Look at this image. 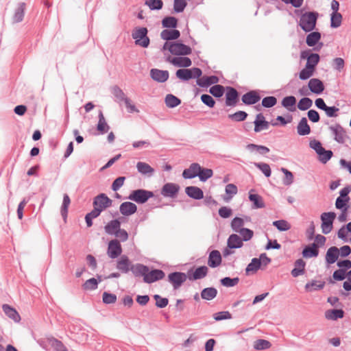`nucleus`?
<instances>
[{
  "label": "nucleus",
  "mask_w": 351,
  "mask_h": 351,
  "mask_svg": "<svg viewBox=\"0 0 351 351\" xmlns=\"http://www.w3.org/2000/svg\"><path fill=\"white\" fill-rule=\"evenodd\" d=\"M169 50L171 53L176 56H186L191 53L190 47L180 43L166 42L163 45L162 50Z\"/></svg>",
  "instance_id": "obj_1"
},
{
  "label": "nucleus",
  "mask_w": 351,
  "mask_h": 351,
  "mask_svg": "<svg viewBox=\"0 0 351 351\" xmlns=\"http://www.w3.org/2000/svg\"><path fill=\"white\" fill-rule=\"evenodd\" d=\"M147 29L146 27H136L132 34L135 44L143 47H147L149 45V38L147 36Z\"/></svg>",
  "instance_id": "obj_2"
},
{
  "label": "nucleus",
  "mask_w": 351,
  "mask_h": 351,
  "mask_svg": "<svg viewBox=\"0 0 351 351\" xmlns=\"http://www.w3.org/2000/svg\"><path fill=\"white\" fill-rule=\"evenodd\" d=\"M317 15L314 12H306L302 15L300 25L305 32L313 30L316 25Z\"/></svg>",
  "instance_id": "obj_3"
},
{
  "label": "nucleus",
  "mask_w": 351,
  "mask_h": 351,
  "mask_svg": "<svg viewBox=\"0 0 351 351\" xmlns=\"http://www.w3.org/2000/svg\"><path fill=\"white\" fill-rule=\"evenodd\" d=\"M176 77L182 80H189L192 78H199L202 74V70L199 68L181 69L176 71Z\"/></svg>",
  "instance_id": "obj_4"
},
{
  "label": "nucleus",
  "mask_w": 351,
  "mask_h": 351,
  "mask_svg": "<svg viewBox=\"0 0 351 351\" xmlns=\"http://www.w3.org/2000/svg\"><path fill=\"white\" fill-rule=\"evenodd\" d=\"M153 196L154 193L152 191L144 189H137L132 191L128 198L138 204H144Z\"/></svg>",
  "instance_id": "obj_5"
},
{
  "label": "nucleus",
  "mask_w": 351,
  "mask_h": 351,
  "mask_svg": "<svg viewBox=\"0 0 351 351\" xmlns=\"http://www.w3.org/2000/svg\"><path fill=\"white\" fill-rule=\"evenodd\" d=\"M335 218L336 214L333 212L323 213L321 215V228L324 234H327L331 232L333 227V221Z\"/></svg>",
  "instance_id": "obj_6"
},
{
  "label": "nucleus",
  "mask_w": 351,
  "mask_h": 351,
  "mask_svg": "<svg viewBox=\"0 0 351 351\" xmlns=\"http://www.w3.org/2000/svg\"><path fill=\"white\" fill-rule=\"evenodd\" d=\"M122 253V247L119 240L113 239L108 243L107 254L111 258H117Z\"/></svg>",
  "instance_id": "obj_7"
},
{
  "label": "nucleus",
  "mask_w": 351,
  "mask_h": 351,
  "mask_svg": "<svg viewBox=\"0 0 351 351\" xmlns=\"http://www.w3.org/2000/svg\"><path fill=\"white\" fill-rule=\"evenodd\" d=\"M111 204L112 200L104 193L97 195L93 202V206L98 208L101 212L110 207Z\"/></svg>",
  "instance_id": "obj_8"
},
{
  "label": "nucleus",
  "mask_w": 351,
  "mask_h": 351,
  "mask_svg": "<svg viewBox=\"0 0 351 351\" xmlns=\"http://www.w3.org/2000/svg\"><path fill=\"white\" fill-rule=\"evenodd\" d=\"M26 5L25 3H19L15 8L11 18L12 23H18L23 20Z\"/></svg>",
  "instance_id": "obj_9"
},
{
  "label": "nucleus",
  "mask_w": 351,
  "mask_h": 351,
  "mask_svg": "<svg viewBox=\"0 0 351 351\" xmlns=\"http://www.w3.org/2000/svg\"><path fill=\"white\" fill-rule=\"evenodd\" d=\"M169 282L173 285L174 289H178L186 281L187 276L181 272L171 273L168 276Z\"/></svg>",
  "instance_id": "obj_10"
},
{
  "label": "nucleus",
  "mask_w": 351,
  "mask_h": 351,
  "mask_svg": "<svg viewBox=\"0 0 351 351\" xmlns=\"http://www.w3.org/2000/svg\"><path fill=\"white\" fill-rule=\"evenodd\" d=\"M165 277V273L160 269H154L147 271L146 276L143 280L146 283H152L158 280H161Z\"/></svg>",
  "instance_id": "obj_11"
},
{
  "label": "nucleus",
  "mask_w": 351,
  "mask_h": 351,
  "mask_svg": "<svg viewBox=\"0 0 351 351\" xmlns=\"http://www.w3.org/2000/svg\"><path fill=\"white\" fill-rule=\"evenodd\" d=\"M254 123V132H260L267 130L269 127V123L265 120L263 114L259 113L256 116Z\"/></svg>",
  "instance_id": "obj_12"
},
{
  "label": "nucleus",
  "mask_w": 351,
  "mask_h": 351,
  "mask_svg": "<svg viewBox=\"0 0 351 351\" xmlns=\"http://www.w3.org/2000/svg\"><path fill=\"white\" fill-rule=\"evenodd\" d=\"M180 187L174 183L165 184L161 191V194L165 197H173L176 195Z\"/></svg>",
  "instance_id": "obj_13"
},
{
  "label": "nucleus",
  "mask_w": 351,
  "mask_h": 351,
  "mask_svg": "<svg viewBox=\"0 0 351 351\" xmlns=\"http://www.w3.org/2000/svg\"><path fill=\"white\" fill-rule=\"evenodd\" d=\"M221 255L218 250H213L210 252L208 259V265L210 267L215 268L219 267L221 265Z\"/></svg>",
  "instance_id": "obj_14"
},
{
  "label": "nucleus",
  "mask_w": 351,
  "mask_h": 351,
  "mask_svg": "<svg viewBox=\"0 0 351 351\" xmlns=\"http://www.w3.org/2000/svg\"><path fill=\"white\" fill-rule=\"evenodd\" d=\"M308 86L311 91L315 94H321L324 90L323 82L317 78L311 79L308 82Z\"/></svg>",
  "instance_id": "obj_15"
},
{
  "label": "nucleus",
  "mask_w": 351,
  "mask_h": 351,
  "mask_svg": "<svg viewBox=\"0 0 351 351\" xmlns=\"http://www.w3.org/2000/svg\"><path fill=\"white\" fill-rule=\"evenodd\" d=\"M132 266L131 261L125 255L121 256L117 263V268L123 273H128Z\"/></svg>",
  "instance_id": "obj_16"
},
{
  "label": "nucleus",
  "mask_w": 351,
  "mask_h": 351,
  "mask_svg": "<svg viewBox=\"0 0 351 351\" xmlns=\"http://www.w3.org/2000/svg\"><path fill=\"white\" fill-rule=\"evenodd\" d=\"M335 139L339 143H343L346 137V133L343 128L339 124H335L330 127Z\"/></svg>",
  "instance_id": "obj_17"
},
{
  "label": "nucleus",
  "mask_w": 351,
  "mask_h": 351,
  "mask_svg": "<svg viewBox=\"0 0 351 351\" xmlns=\"http://www.w3.org/2000/svg\"><path fill=\"white\" fill-rule=\"evenodd\" d=\"M201 166L198 163H193L188 169L184 170L182 176L186 179L193 178L198 176Z\"/></svg>",
  "instance_id": "obj_18"
},
{
  "label": "nucleus",
  "mask_w": 351,
  "mask_h": 351,
  "mask_svg": "<svg viewBox=\"0 0 351 351\" xmlns=\"http://www.w3.org/2000/svg\"><path fill=\"white\" fill-rule=\"evenodd\" d=\"M238 100V93L232 87L227 88L226 94V104L228 106H234Z\"/></svg>",
  "instance_id": "obj_19"
},
{
  "label": "nucleus",
  "mask_w": 351,
  "mask_h": 351,
  "mask_svg": "<svg viewBox=\"0 0 351 351\" xmlns=\"http://www.w3.org/2000/svg\"><path fill=\"white\" fill-rule=\"evenodd\" d=\"M167 61L176 66L185 68L190 66L192 64L191 59L187 57H169Z\"/></svg>",
  "instance_id": "obj_20"
},
{
  "label": "nucleus",
  "mask_w": 351,
  "mask_h": 351,
  "mask_svg": "<svg viewBox=\"0 0 351 351\" xmlns=\"http://www.w3.org/2000/svg\"><path fill=\"white\" fill-rule=\"evenodd\" d=\"M119 210L123 215L129 216L136 212L137 206L132 202H125L120 205Z\"/></svg>",
  "instance_id": "obj_21"
},
{
  "label": "nucleus",
  "mask_w": 351,
  "mask_h": 351,
  "mask_svg": "<svg viewBox=\"0 0 351 351\" xmlns=\"http://www.w3.org/2000/svg\"><path fill=\"white\" fill-rule=\"evenodd\" d=\"M219 82V78L217 76H203L197 78V84L201 87H208L212 84H216Z\"/></svg>",
  "instance_id": "obj_22"
},
{
  "label": "nucleus",
  "mask_w": 351,
  "mask_h": 351,
  "mask_svg": "<svg viewBox=\"0 0 351 351\" xmlns=\"http://www.w3.org/2000/svg\"><path fill=\"white\" fill-rule=\"evenodd\" d=\"M150 75L153 80L159 82H164L169 77L168 71H161L156 69L151 70Z\"/></svg>",
  "instance_id": "obj_23"
},
{
  "label": "nucleus",
  "mask_w": 351,
  "mask_h": 351,
  "mask_svg": "<svg viewBox=\"0 0 351 351\" xmlns=\"http://www.w3.org/2000/svg\"><path fill=\"white\" fill-rule=\"evenodd\" d=\"M2 308L5 314L15 322H19L21 317L16 310L8 304H3Z\"/></svg>",
  "instance_id": "obj_24"
},
{
  "label": "nucleus",
  "mask_w": 351,
  "mask_h": 351,
  "mask_svg": "<svg viewBox=\"0 0 351 351\" xmlns=\"http://www.w3.org/2000/svg\"><path fill=\"white\" fill-rule=\"evenodd\" d=\"M208 269L206 266L197 267L191 274H189L191 280H196L204 278L208 274Z\"/></svg>",
  "instance_id": "obj_25"
},
{
  "label": "nucleus",
  "mask_w": 351,
  "mask_h": 351,
  "mask_svg": "<svg viewBox=\"0 0 351 351\" xmlns=\"http://www.w3.org/2000/svg\"><path fill=\"white\" fill-rule=\"evenodd\" d=\"M339 256V250L337 247H330L326 254V261L330 265L336 262Z\"/></svg>",
  "instance_id": "obj_26"
},
{
  "label": "nucleus",
  "mask_w": 351,
  "mask_h": 351,
  "mask_svg": "<svg viewBox=\"0 0 351 351\" xmlns=\"http://www.w3.org/2000/svg\"><path fill=\"white\" fill-rule=\"evenodd\" d=\"M261 99L258 94L255 91H250L244 94L242 97V101L244 104L250 105L254 104Z\"/></svg>",
  "instance_id": "obj_27"
},
{
  "label": "nucleus",
  "mask_w": 351,
  "mask_h": 351,
  "mask_svg": "<svg viewBox=\"0 0 351 351\" xmlns=\"http://www.w3.org/2000/svg\"><path fill=\"white\" fill-rule=\"evenodd\" d=\"M254 191L250 190L249 192V199L254 204V208H262L265 207V204L261 196L253 193Z\"/></svg>",
  "instance_id": "obj_28"
},
{
  "label": "nucleus",
  "mask_w": 351,
  "mask_h": 351,
  "mask_svg": "<svg viewBox=\"0 0 351 351\" xmlns=\"http://www.w3.org/2000/svg\"><path fill=\"white\" fill-rule=\"evenodd\" d=\"M226 195L223 197V199L226 202H230L233 196H234L238 193L237 187L234 184H228L226 186L225 188Z\"/></svg>",
  "instance_id": "obj_29"
},
{
  "label": "nucleus",
  "mask_w": 351,
  "mask_h": 351,
  "mask_svg": "<svg viewBox=\"0 0 351 351\" xmlns=\"http://www.w3.org/2000/svg\"><path fill=\"white\" fill-rule=\"evenodd\" d=\"M180 36V33L177 29H164L160 33V37L165 40H176Z\"/></svg>",
  "instance_id": "obj_30"
},
{
  "label": "nucleus",
  "mask_w": 351,
  "mask_h": 351,
  "mask_svg": "<svg viewBox=\"0 0 351 351\" xmlns=\"http://www.w3.org/2000/svg\"><path fill=\"white\" fill-rule=\"evenodd\" d=\"M298 133L300 136L308 135L311 132V128L307 123V119L303 117L300 121L297 127Z\"/></svg>",
  "instance_id": "obj_31"
},
{
  "label": "nucleus",
  "mask_w": 351,
  "mask_h": 351,
  "mask_svg": "<svg viewBox=\"0 0 351 351\" xmlns=\"http://www.w3.org/2000/svg\"><path fill=\"white\" fill-rule=\"evenodd\" d=\"M121 227V222L119 219H114L109 221L104 227L106 232L108 234H114Z\"/></svg>",
  "instance_id": "obj_32"
},
{
  "label": "nucleus",
  "mask_w": 351,
  "mask_h": 351,
  "mask_svg": "<svg viewBox=\"0 0 351 351\" xmlns=\"http://www.w3.org/2000/svg\"><path fill=\"white\" fill-rule=\"evenodd\" d=\"M185 191L189 197L195 199H200L204 197L203 191L197 186H188L186 188Z\"/></svg>",
  "instance_id": "obj_33"
},
{
  "label": "nucleus",
  "mask_w": 351,
  "mask_h": 351,
  "mask_svg": "<svg viewBox=\"0 0 351 351\" xmlns=\"http://www.w3.org/2000/svg\"><path fill=\"white\" fill-rule=\"evenodd\" d=\"M228 247L230 249L239 248L243 245L242 239L237 234H231L228 239Z\"/></svg>",
  "instance_id": "obj_34"
},
{
  "label": "nucleus",
  "mask_w": 351,
  "mask_h": 351,
  "mask_svg": "<svg viewBox=\"0 0 351 351\" xmlns=\"http://www.w3.org/2000/svg\"><path fill=\"white\" fill-rule=\"evenodd\" d=\"M138 171L143 175L151 176L154 173V169L147 163L145 162H138L136 164Z\"/></svg>",
  "instance_id": "obj_35"
},
{
  "label": "nucleus",
  "mask_w": 351,
  "mask_h": 351,
  "mask_svg": "<svg viewBox=\"0 0 351 351\" xmlns=\"http://www.w3.org/2000/svg\"><path fill=\"white\" fill-rule=\"evenodd\" d=\"M109 128V125L105 119L103 112L100 111L99 113V121L97 125V131L101 134H104L107 132Z\"/></svg>",
  "instance_id": "obj_36"
},
{
  "label": "nucleus",
  "mask_w": 351,
  "mask_h": 351,
  "mask_svg": "<svg viewBox=\"0 0 351 351\" xmlns=\"http://www.w3.org/2000/svg\"><path fill=\"white\" fill-rule=\"evenodd\" d=\"M325 282L322 280H313L306 284L305 289L308 292L320 290L324 288Z\"/></svg>",
  "instance_id": "obj_37"
},
{
  "label": "nucleus",
  "mask_w": 351,
  "mask_h": 351,
  "mask_svg": "<svg viewBox=\"0 0 351 351\" xmlns=\"http://www.w3.org/2000/svg\"><path fill=\"white\" fill-rule=\"evenodd\" d=\"M318 254L319 250L315 243H313L311 246L306 247L302 251V255L304 258L316 257Z\"/></svg>",
  "instance_id": "obj_38"
},
{
  "label": "nucleus",
  "mask_w": 351,
  "mask_h": 351,
  "mask_svg": "<svg viewBox=\"0 0 351 351\" xmlns=\"http://www.w3.org/2000/svg\"><path fill=\"white\" fill-rule=\"evenodd\" d=\"M305 262L302 259H298L295 263V268L291 271L293 277L302 275L304 273Z\"/></svg>",
  "instance_id": "obj_39"
},
{
  "label": "nucleus",
  "mask_w": 351,
  "mask_h": 351,
  "mask_svg": "<svg viewBox=\"0 0 351 351\" xmlns=\"http://www.w3.org/2000/svg\"><path fill=\"white\" fill-rule=\"evenodd\" d=\"M344 312L341 309L328 310L325 313V317L328 319L336 320L343 317Z\"/></svg>",
  "instance_id": "obj_40"
},
{
  "label": "nucleus",
  "mask_w": 351,
  "mask_h": 351,
  "mask_svg": "<svg viewBox=\"0 0 351 351\" xmlns=\"http://www.w3.org/2000/svg\"><path fill=\"white\" fill-rule=\"evenodd\" d=\"M296 104V99L293 96L285 97L282 100V105L288 110L293 112L295 110V105Z\"/></svg>",
  "instance_id": "obj_41"
},
{
  "label": "nucleus",
  "mask_w": 351,
  "mask_h": 351,
  "mask_svg": "<svg viewBox=\"0 0 351 351\" xmlns=\"http://www.w3.org/2000/svg\"><path fill=\"white\" fill-rule=\"evenodd\" d=\"M131 271L136 276H143V278L146 276L147 271H148V267L141 264L132 265L131 267Z\"/></svg>",
  "instance_id": "obj_42"
},
{
  "label": "nucleus",
  "mask_w": 351,
  "mask_h": 351,
  "mask_svg": "<svg viewBox=\"0 0 351 351\" xmlns=\"http://www.w3.org/2000/svg\"><path fill=\"white\" fill-rule=\"evenodd\" d=\"M319 61V56L317 53H311L306 60V66L315 71L317 64Z\"/></svg>",
  "instance_id": "obj_43"
},
{
  "label": "nucleus",
  "mask_w": 351,
  "mask_h": 351,
  "mask_svg": "<svg viewBox=\"0 0 351 351\" xmlns=\"http://www.w3.org/2000/svg\"><path fill=\"white\" fill-rule=\"evenodd\" d=\"M261 265L258 258H254L252 260L251 263L248 264L245 269V271L247 274L250 273H255L258 271V269H261Z\"/></svg>",
  "instance_id": "obj_44"
},
{
  "label": "nucleus",
  "mask_w": 351,
  "mask_h": 351,
  "mask_svg": "<svg viewBox=\"0 0 351 351\" xmlns=\"http://www.w3.org/2000/svg\"><path fill=\"white\" fill-rule=\"evenodd\" d=\"M217 291L216 289L210 287L203 289L201 296L203 299L210 300L216 297Z\"/></svg>",
  "instance_id": "obj_45"
},
{
  "label": "nucleus",
  "mask_w": 351,
  "mask_h": 351,
  "mask_svg": "<svg viewBox=\"0 0 351 351\" xmlns=\"http://www.w3.org/2000/svg\"><path fill=\"white\" fill-rule=\"evenodd\" d=\"M320 38L321 35L319 32H311L306 37V44L309 47H313L320 40Z\"/></svg>",
  "instance_id": "obj_46"
},
{
  "label": "nucleus",
  "mask_w": 351,
  "mask_h": 351,
  "mask_svg": "<svg viewBox=\"0 0 351 351\" xmlns=\"http://www.w3.org/2000/svg\"><path fill=\"white\" fill-rule=\"evenodd\" d=\"M180 103V99L171 94L167 95L165 97V104L169 108L176 107Z\"/></svg>",
  "instance_id": "obj_47"
},
{
  "label": "nucleus",
  "mask_w": 351,
  "mask_h": 351,
  "mask_svg": "<svg viewBox=\"0 0 351 351\" xmlns=\"http://www.w3.org/2000/svg\"><path fill=\"white\" fill-rule=\"evenodd\" d=\"M247 148L250 151H256L262 155H265L269 152V149L263 145L249 144L247 145Z\"/></svg>",
  "instance_id": "obj_48"
},
{
  "label": "nucleus",
  "mask_w": 351,
  "mask_h": 351,
  "mask_svg": "<svg viewBox=\"0 0 351 351\" xmlns=\"http://www.w3.org/2000/svg\"><path fill=\"white\" fill-rule=\"evenodd\" d=\"M271 346V343L265 339H258L254 342V348L257 350L268 349Z\"/></svg>",
  "instance_id": "obj_49"
},
{
  "label": "nucleus",
  "mask_w": 351,
  "mask_h": 351,
  "mask_svg": "<svg viewBox=\"0 0 351 351\" xmlns=\"http://www.w3.org/2000/svg\"><path fill=\"white\" fill-rule=\"evenodd\" d=\"M98 281L97 279L92 278L87 280L82 285V287L86 291H92L97 288Z\"/></svg>",
  "instance_id": "obj_50"
},
{
  "label": "nucleus",
  "mask_w": 351,
  "mask_h": 351,
  "mask_svg": "<svg viewBox=\"0 0 351 351\" xmlns=\"http://www.w3.org/2000/svg\"><path fill=\"white\" fill-rule=\"evenodd\" d=\"M313 105V101L310 98L308 97H304L301 99L298 104V108L300 110H306L310 108Z\"/></svg>",
  "instance_id": "obj_51"
},
{
  "label": "nucleus",
  "mask_w": 351,
  "mask_h": 351,
  "mask_svg": "<svg viewBox=\"0 0 351 351\" xmlns=\"http://www.w3.org/2000/svg\"><path fill=\"white\" fill-rule=\"evenodd\" d=\"M209 92L214 97H220L224 93V87L221 85L215 84L210 88Z\"/></svg>",
  "instance_id": "obj_52"
},
{
  "label": "nucleus",
  "mask_w": 351,
  "mask_h": 351,
  "mask_svg": "<svg viewBox=\"0 0 351 351\" xmlns=\"http://www.w3.org/2000/svg\"><path fill=\"white\" fill-rule=\"evenodd\" d=\"M162 24L164 27L175 28L177 26L178 21L175 17L167 16L163 19Z\"/></svg>",
  "instance_id": "obj_53"
},
{
  "label": "nucleus",
  "mask_w": 351,
  "mask_h": 351,
  "mask_svg": "<svg viewBox=\"0 0 351 351\" xmlns=\"http://www.w3.org/2000/svg\"><path fill=\"white\" fill-rule=\"evenodd\" d=\"M119 93L121 96V98L124 100L128 111L130 113L134 112H138L136 106L133 104H132L130 99L125 97L124 93L121 90H119Z\"/></svg>",
  "instance_id": "obj_54"
},
{
  "label": "nucleus",
  "mask_w": 351,
  "mask_h": 351,
  "mask_svg": "<svg viewBox=\"0 0 351 351\" xmlns=\"http://www.w3.org/2000/svg\"><path fill=\"white\" fill-rule=\"evenodd\" d=\"M273 225L280 231H286L291 228L290 224L285 220L275 221Z\"/></svg>",
  "instance_id": "obj_55"
},
{
  "label": "nucleus",
  "mask_w": 351,
  "mask_h": 351,
  "mask_svg": "<svg viewBox=\"0 0 351 351\" xmlns=\"http://www.w3.org/2000/svg\"><path fill=\"white\" fill-rule=\"evenodd\" d=\"M213 175V171L210 169H204L201 167L199 172L198 177L201 181H206L207 179L211 178Z\"/></svg>",
  "instance_id": "obj_56"
},
{
  "label": "nucleus",
  "mask_w": 351,
  "mask_h": 351,
  "mask_svg": "<svg viewBox=\"0 0 351 351\" xmlns=\"http://www.w3.org/2000/svg\"><path fill=\"white\" fill-rule=\"evenodd\" d=\"M247 117V114L244 111H238L234 114L228 115V118L234 121H244Z\"/></svg>",
  "instance_id": "obj_57"
},
{
  "label": "nucleus",
  "mask_w": 351,
  "mask_h": 351,
  "mask_svg": "<svg viewBox=\"0 0 351 351\" xmlns=\"http://www.w3.org/2000/svg\"><path fill=\"white\" fill-rule=\"evenodd\" d=\"M71 204V199L67 194L64 195L63 202L61 208V213L63 217H66L68 212V208Z\"/></svg>",
  "instance_id": "obj_58"
},
{
  "label": "nucleus",
  "mask_w": 351,
  "mask_h": 351,
  "mask_svg": "<svg viewBox=\"0 0 351 351\" xmlns=\"http://www.w3.org/2000/svg\"><path fill=\"white\" fill-rule=\"evenodd\" d=\"M342 16L339 12H332L331 14V27H338L341 25Z\"/></svg>",
  "instance_id": "obj_59"
},
{
  "label": "nucleus",
  "mask_w": 351,
  "mask_h": 351,
  "mask_svg": "<svg viewBox=\"0 0 351 351\" xmlns=\"http://www.w3.org/2000/svg\"><path fill=\"white\" fill-rule=\"evenodd\" d=\"M315 71L305 66L299 73V77L300 80H305L310 78L313 75Z\"/></svg>",
  "instance_id": "obj_60"
},
{
  "label": "nucleus",
  "mask_w": 351,
  "mask_h": 351,
  "mask_svg": "<svg viewBox=\"0 0 351 351\" xmlns=\"http://www.w3.org/2000/svg\"><path fill=\"white\" fill-rule=\"evenodd\" d=\"M244 221L243 219L240 217H235L232 219L231 222V227L234 231L239 232L243 226Z\"/></svg>",
  "instance_id": "obj_61"
},
{
  "label": "nucleus",
  "mask_w": 351,
  "mask_h": 351,
  "mask_svg": "<svg viewBox=\"0 0 351 351\" xmlns=\"http://www.w3.org/2000/svg\"><path fill=\"white\" fill-rule=\"evenodd\" d=\"M239 278H230L229 277L223 278L221 280V283L222 285L230 287H234L239 282Z\"/></svg>",
  "instance_id": "obj_62"
},
{
  "label": "nucleus",
  "mask_w": 351,
  "mask_h": 351,
  "mask_svg": "<svg viewBox=\"0 0 351 351\" xmlns=\"http://www.w3.org/2000/svg\"><path fill=\"white\" fill-rule=\"evenodd\" d=\"M103 302L105 304H114L117 301V296L113 293L104 292L102 297Z\"/></svg>",
  "instance_id": "obj_63"
},
{
  "label": "nucleus",
  "mask_w": 351,
  "mask_h": 351,
  "mask_svg": "<svg viewBox=\"0 0 351 351\" xmlns=\"http://www.w3.org/2000/svg\"><path fill=\"white\" fill-rule=\"evenodd\" d=\"M277 103V99L273 96L266 97L262 100V105L265 108H271L275 106Z\"/></svg>",
  "instance_id": "obj_64"
}]
</instances>
